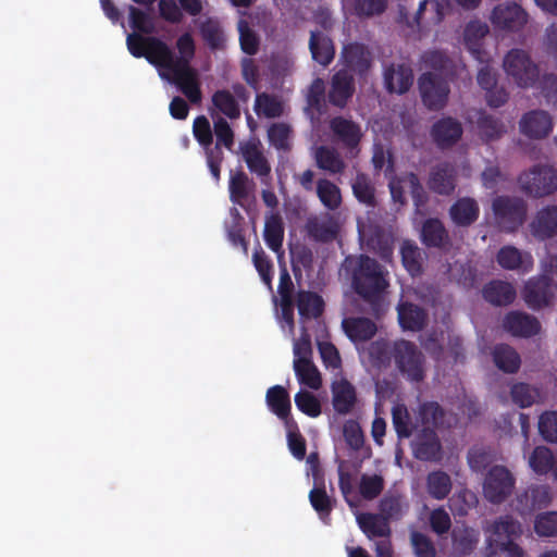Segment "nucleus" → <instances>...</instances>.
Masks as SVG:
<instances>
[{"instance_id":"15","label":"nucleus","mask_w":557,"mask_h":557,"mask_svg":"<svg viewBox=\"0 0 557 557\" xmlns=\"http://www.w3.org/2000/svg\"><path fill=\"white\" fill-rule=\"evenodd\" d=\"M457 186V170L450 162H441L433 166L428 178L431 191L441 196H450Z\"/></svg>"},{"instance_id":"22","label":"nucleus","mask_w":557,"mask_h":557,"mask_svg":"<svg viewBox=\"0 0 557 557\" xmlns=\"http://www.w3.org/2000/svg\"><path fill=\"white\" fill-rule=\"evenodd\" d=\"M174 77V83L177 85L184 96L194 104L200 103L202 92L197 71L191 67L170 70Z\"/></svg>"},{"instance_id":"4","label":"nucleus","mask_w":557,"mask_h":557,"mask_svg":"<svg viewBox=\"0 0 557 557\" xmlns=\"http://www.w3.org/2000/svg\"><path fill=\"white\" fill-rule=\"evenodd\" d=\"M518 182L525 195L541 198L557 190V172L550 166L536 164L520 174Z\"/></svg>"},{"instance_id":"61","label":"nucleus","mask_w":557,"mask_h":557,"mask_svg":"<svg viewBox=\"0 0 557 557\" xmlns=\"http://www.w3.org/2000/svg\"><path fill=\"white\" fill-rule=\"evenodd\" d=\"M193 134L205 151H209L213 148V131L209 120L205 115H199L194 120Z\"/></svg>"},{"instance_id":"39","label":"nucleus","mask_w":557,"mask_h":557,"mask_svg":"<svg viewBox=\"0 0 557 557\" xmlns=\"http://www.w3.org/2000/svg\"><path fill=\"white\" fill-rule=\"evenodd\" d=\"M306 228L309 237L320 243L331 242L337 235V225L332 218L309 219Z\"/></svg>"},{"instance_id":"20","label":"nucleus","mask_w":557,"mask_h":557,"mask_svg":"<svg viewBox=\"0 0 557 557\" xmlns=\"http://www.w3.org/2000/svg\"><path fill=\"white\" fill-rule=\"evenodd\" d=\"M413 84V71L409 65L391 64L384 71V85L389 94H406Z\"/></svg>"},{"instance_id":"60","label":"nucleus","mask_w":557,"mask_h":557,"mask_svg":"<svg viewBox=\"0 0 557 557\" xmlns=\"http://www.w3.org/2000/svg\"><path fill=\"white\" fill-rule=\"evenodd\" d=\"M510 395L516 405L521 408H528L535 403L536 398L540 396V392L530 384L521 382L512 385Z\"/></svg>"},{"instance_id":"38","label":"nucleus","mask_w":557,"mask_h":557,"mask_svg":"<svg viewBox=\"0 0 557 557\" xmlns=\"http://www.w3.org/2000/svg\"><path fill=\"white\" fill-rule=\"evenodd\" d=\"M317 166L327 171L331 174H341L346 168V163L339 152L327 146H320L314 153Z\"/></svg>"},{"instance_id":"14","label":"nucleus","mask_w":557,"mask_h":557,"mask_svg":"<svg viewBox=\"0 0 557 557\" xmlns=\"http://www.w3.org/2000/svg\"><path fill=\"white\" fill-rule=\"evenodd\" d=\"M519 131L530 139L546 138L553 131L552 116L544 110H531L521 116Z\"/></svg>"},{"instance_id":"51","label":"nucleus","mask_w":557,"mask_h":557,"mask_svg":"<svg viewBox=\"0 0 557 557\" xmlns=\"http://www.w3.org/2000/svg\"><path fill=\"white\" fill-rule=\"evenodd\" d=\"M392 422L399 438H409L417 428V425L411 421L407 407L401 404L393 407Z\"/></svg>"},{"instance_id":"28","label":"nucleus","mask_w":557,"mask_h":557,"mask_svg":"<svg viewBox=\"0 0 557 557\" xmlns=\"http://www.w3.org/2000/svg\"><path fill=\"white\" fill-rule=\"evenodd\" d=\"M343 330L347 337L354 342H367L371 339L376 331V324L364 317L345 318L342 322Z\"/></svg>"},{"instance_id":"49","label":"nucleus","mask_w":557,"mask_h":557,"mask_svg":"<svg viewBox=\"0 0 557 557\" xmlns=\"http://www.w3.org/2000/svg\"><path fill=\"white\" fill-rule=\"evenodd\" d=\"M351 188L354 196L359 202L368 207L375 206V188L366 173H357L351 184Z\"/></svg>"},{"instance_id":"50","label":"nucleus","mask_w":557,"mask_h":557,"mask_svg":"<svg viewBox=\"0 0 557 557\" xmlns=\"http://www.w3.org/2000/svg\"><path fill=\"white\" fill-rule=\"evenodd\" d=\"M212 104L231 120H236L240 116L239 104L234 95L227 89L216 90L212 95Z\"/></svg>"},{"instance_id":"63","label":"nucleus","mask_w":557,"mask_h":557,"mask_svg":"<svg viewBox=\"0 0 557 557\" xmlns=\"http://www.w3.org/2000/svg\"><path fill=\"white\" fill-rule=\"evenodd\" d=\"M410 542L417 557H435L436 548L432 540L419 531L410 533Z\"/></svg>"},{"instance_id":"36","label":"nucleus","mask_w":557,"mask_h":557,"mask_svg":"<svg viewBox=\"0 0 557 557\" xmlns=\"http://www.w3.org/2000/svg\"><path fill=\"white\" fill-rule=\"evenodd\" d=\"M418 421L423 428L441 429L446 421V411L437 401H424L419 405Z\"/></svg>"},{"instance_id":"2","label":"nucleus","mask_w":557,"mask_h":557,"mask_svg":"<svg viewBox=\"0 0 557 557\" xmlns=\"http://www.w3.org/2000/svg\"><path fill=\"white\" fill-rule=\"evenodd\" d=\"M394 363L400 375L411 383L425 379V357L413 342L394 341Z\"/></svg>"},{"instance_id":"44","label":"nucleus","mask_w":557,"mask_h":557,"mask_svg":"<svg viewBox=\"0 0 557 557\" xmlns=\"http://www.w3.org/2000/svg\"><path fill=\"white\" fill-rule=\"evenodd\" d=\"M369 358L376 368H387L394 361V342L377 339L368 348Z\"/></svg>"},{"instance_id":"53","label":"nucleus","mask_w":557,"mask_h":557,"mask_svg":"<svg viewBox=\"0 0 557 557\" xmlns=\"http://www.w3.org/2000/svg\"><path fill=\"white\" fill-rule=\"evenodd\" d=\"M309 500L312 508L319 515L320 519H322L323 521L330 519L331 512L333 510V500L327 495L323 483L321 484V486L315 485L310 491Z\"/></svg>"},{"instance_id":"37","label":"nucleus","mask_w":557,"mask_h":557,"mask_svg":"<svg viewBox=\"0 0 557 557\" xmlns=\"http://www.w3.org/2000/svg\"><path fill=\"white\" fill-rule=\"evenodd\" d=\"M263 238L272 251L276 253L282 252L284 224L278 213H271L265 218Z\"/></svg>"},{"instance_id":"64","label":"nucleus","mask_w":557,"mask_h":557,"mask_svg":"<svg viewBox=\"0 0 557 557\" xmlns=\"http://www.w3.org/2000/svg\"><path fill=\"white\" fill-rule=\"evenodd\" d=\"M539 431L549 443H557V411H545L539 419Z\"/></svg>"},{"instance_id":"3","label":"nucleus","mask_w":557,"mask_h":557,"mask_svg":"<svg viewBox=\"0 0 557 557\" xmlns=\"http://www.w3.org/2000/svg\"><path fill=\"white\" fill-rule=\"evenodd\" d=\"M504 70L515 83L522 88H529L540 78V69L528 52L522 49H511L504 58Z\"/></svg>"},{"instance_id":"1","label":"nucleus","mask_w":557,"mask_h":557,"mask_svg":"<svg viewBox=\"0 0 557 557\" xmlns=\"http://www.w3.org/2000/svg\"><path fill=\"white\" fill-rule=\"evenodd\" d=\"M351 286L355 293L370 305L371 313L379 317L383 294L388 287L382 265L375 259L361 255L352 271Z\"/></svg>"},{"instance_id":"55","label":"nucleus","mask_w":557,"mask_h":557,"mask_svg":"<svg viewBox=\"0 0 557 557\" xmlns=\"http://www.w3.org/2000/svg\"><path fill=\"white\" fill-rule=\"evenodd\" d=\"M199 33L212 50L219 49L224 41L223 32L220 22L216 18L208 17L201 22L199 25Z\"/></svg>"},{"instance_id":"33","label":"nucleus","mask_w":557,"mask_h":557,"mask_svg":"<svg viewBox=\"0 0 557 557\" xmlns=\"http://www.w3.org/2000/svg\"><path fill=\"white\" fill-rule=\"evenodd\" d=\"M476 127L481 139L485 143L497 140L507 132L505 123L499 117L485 111L479 112Z\"/></svg>"},{"instance_id":"41","label":"nucleus","mask_w":557,"mask_h":557,"mask_svg":"<svg viewBox=\"0 0 557 557\" xmlns=\"http://www.w3.org/2000/svg\"><path fill=\"white\" fill-rule=\"evenodd\" d=\"M265 401L269 409L277 417H286L290 412V397L282 385H274L267 391Z\"/></svg>"},{"instance_id":"57","label":"nucleus","mask_w":557,"mask_h":557,"mask_svg":"<svg viewBox=\"0 0 557 557\" xmlns=\"http://www.w3.org/2000/svg\"><path fill=\"white\" fill-rule=\"evenodd\" d=\"M555 459L549 448L537 446L529 458V465L535 473L546 474L553 471Z\"/></svg>"},{"instance_id":"10","label":"nucleus","mask_w":557,"mask_h":557,"mask_svg":"<svg viewBox=\"0 0 557 557\" xmlns=\"http://www.w3.org/2000/svg\"><path fill=\"white\" fill-rule=\"evenodd\" d=\"M329 127L333 140L345 148L350 154L356 156L362 139L361 126L350 119L334 116L330 120Z\"/></svg>"},{"instance_id":"58","label":"nucleus","mask_w":557,"mask_h":557,"mask_svg":"<svg viewBox=\"0 0 557 557\" xmlns=\"http://www.w3.org/2000/svg\"><path fill=\"white\" fill-rule=\"evenodd\" d=\"M400 182H403L404 185L408 187L417 210H420L428 203L429 196L416 173L409 172L404 174L400 177Z\"/></svg>"},{"instance_id":"7","label":"nucleus","mask_w":557,"mask_h":557,"mask_svg":"<svg viewBox=\"0 0 557 557\" xmlns=\"http://www.w3.org/2000/svg\"><path fill=\"white\" fill-rule=\"evenodd\" d=\"M423 104L432 111L442 110L448 101L450 87L448 82L433 72L422 73L418 79Z\"/></svg>"},{"instance_id":"31","label":"nucleus","mask_w":557,"mask_h":557,"mask_svg":"<svg viewBox=\"0 0 557 557\" xmlns=\"http://www.w3.org/2000/svg\"><path fill=\"white\" fill-rule=\"evenodd\" d=\"M410 504L406 496L398 493H387L380 500L379 509L388 521H399L409 511Z\"/></svg>"},{"instance_id":"32","label":"nucleus","mask_w":557,"mask_h":557,"mask_svg":"<svg viewBox=\"0 0 557 557\" xmlns=\"http://www.w3.org/2000/svg\"><path fill=\"white\" fill-rule=\"evenodd\" d=\"M422 243L428 247L442 248L449 244V235L440 219H426L421 228Z\"/></svg>"},{"instance_id":"6","label":"nucleus","mask_w":557,"mask_h":557,"mask_svg":"<svg viewBox=\"0 0 557 557\" xmlns=\"http://www.w3.org/2000/svg\"><path fill=\"white\" fill-rule=\"evenodd\" d=\"M126 45L133 57L145 58L157 67H161V61L170 57L169 45L154 36H143L133 33L127 36Z\"/></svg>"},{"instance_id":"59","label":"nucleus","mask_w":557,"mask_h":557,"mask_svg":"<svg viewBox=\"0 0 557 557\" xmlns=\"http://www.w3.org/2000/svg\"><path fill=\"white\" fill-rule=\"evenodd\" d=\"M534 532L540 537L557 536V511L539 513L534 519Z\"/></svg>"},{"instance_id":"12","label":"nucleus","mask_w":557,"mask_h":557,"mask_svg":"<svg viewBox=\"0 0 557 557\" xmlns=\"http://www.w3.org/2000/svg\"><path fill=\"white\" fill-rule=\"evenodd\" d=\"M355 77L347 69L336 71L330 83L327 92L329 102L339 109H344L355 94Z\"/></svg>"},{"instance_id":"46","label":"nucleus","mask_w":557,"mask_h":557,"mask_svg":"<svg viewBox=\"0 0 557 557\" xmlns=\"http://www.w3.org/2000/svg\"><path fill=\"white\" fill-rule=\"evenodd\" d=\"M421 62L426 69L437 72V75H451L453 60L442 50H428L421 55Z\"/></svg>"},{"instance_id":"42","label":"nucleus","mask_w":557,"mask_h":557,"mask_svg":"<svg viewBox=\"0 0 557 557\" xmlns=\"http://www.w3.org/2000/svg\"><path fill=\"white\" fill-rule=\"evenodd\" d=\"M317 196L321 203L329 210H336L342 205L339 187L327 178H320L315 187Z\"/></svg>"},{"instance_id":"27","label":"nucleus","mask_w":557,"mask_h":557,"mask_svg":"<svg viewBox=\"0 0 557 557\" xmlns=\"http://www.w3.org/2000/svg\"><path fill=\"white\" fill-rule=\"evenodd\" d=\"M532 234L545 240L557 235V206L542 208L531 223Z\"/></svg>"},{"instance_id":"25","label":"nucleus","mask_w":557,"mask_h":557,"mask_svg":"<svg viewBox=\"0 0 557 557\" xmlns=\"http://www.w3.org/2000/svg\"><path fill=\"white\" fill-rule=\"evenodd\" d=\"M356 519L360 530L369 540L375 537L391 539L389 521L382 513L360 512Z\"/></svg>"},{"instance_id":"23","label":"nucleus","mask_w":557,"mask_h":557,"mask_svg":"<svg viewBox=\"0 0 557 557\" xmlns=\"http://www.w3.org/2000/svg\"><path fill=\"white\" fill-rule=\"evenodd\" d=\"M480 215L478 201L471 197L458 198L449 208V216L453 223L459 227L471 226Z\"/></svg>"},{"instance_id":"18","label":"nucleus","mask_w":557,"mask_h":557,"mask_svg":"<svg viewBox=\"0 0 557 557\" xmlns=\"http://www.w3.org/2000/svg\"><path fill=\"white\" fill-rule=\"evenodd\" d=\"M412 451L422 461H437L442 458V444L437 433L430 428H422L412 441Z\"/></svg>"},{"instance_id":"24","label":"nucleus","mask_w":557,"mask_h":557,"mask_svg":"<svg viewBox=\"0 0 557 557\" xmlns=\"http://www.w3.org/2000/svg\"><path fill=\"white\" fill-rule=\"evenodd\" d=\"M342 58L347 70L359 75L366 74L371 66V55L363 44L350 42L344 46Z\"/></svg>"},{"instance_id":"9","label":"nucleus","mask_w":557,"mask_h":557,"mask_svg":"<svg viewBox=\"0 0 557 557\" xmlns=\"http://www.w3.org/2000/svg\"><path fill=\"white\" fill-rule=\"evenodd\" d=\"M556 292L557 283L548 274L542 273L525 283L522 297L530 309L541 310L552 304Z\"/></svg>"},{"instance_id":"43","label":"nucleus","mask_w":557,"mask_h":557,"mask_svg":"<svg viewBox=\"0 0 557 557\" xmlns=\"http://www.w3.org/2000/svg\"><path fill=\"white\" fill-rule=\"evenodd\" d=\"M488 34V26L479 21L468 23L465 29V42L469 51L479 60L482 53V39Z\"/></svg>"},{"instance_id":"35","label":"nucleus","mask_w":557,"mask_h":557,"mask_svg":"<svg viewBox=\"0 0 557 557\" xmlns=\"http://www.w3.org/2000/svg\"><path fill=\"white\" fill-rule=\"evenodd\" d=\"M426 312L411 302H404L398 307V321L407 331H420L426 323Z\"/></svg>"},{"instance_id":"17","label":"nucleus","mask_w":557,"mask_h":557,"mask_svg":"<svg viewBox=\"0 0 557 557\" xmlns=\"http://www.w3.org/2000/svg\"><path fill=\"white\" fill-rule=\"evenodd\" d=\"M503 327L515 337L529 338L541 331L540 321L522 311H510L503 320Z\"/></svg>"},{"instance_id":"8","label":"nucleus","mask_w":557,"mask_h":557,"mask_svg":"<svg viewBox=\"0 0 557 557\" xmlns=\"http://www.w3.org/2000/svg\"><path fill=\"white\" fill-rule=\"evenodd\" d=\"M515 483V476L505 466H493L484 479V496L492 504H502L511 495Z\"/></svg>"},{"instance_id":"52","label":"nucleus","mask_w":557,"mask_h":557,"mask_svg":"<svg viewBox=\"0 0 557 557\" xmlns=\"http://www.w3.org/2000/svg\"><path fill=\"white\" fill-rule=\"evenodd\" d=\"M429 494L435 499H444L451 490L450 476L444 471H433L426 479Z\"/></svg>"},{"instance_id":"54","label":"nucleus","mask_w":557,"mask_h":557,"mask_svg":"<svg viewBox=\"0 0 557 557\" xmlns=\"http://www.w3.org/2000/svg\"><path fill=\"white\" fill-rule=\"evenodd\" d=\"M249 185L253 183L243 171H237L231 175L228 190L232 202L243 205V201L249 197Z\"/></svg>"},{"instance_id":"19","label":"nucleus","mask_w":557,"mask_h":557,"mask_svg":"<svg viewBox=\"0 0 557 557\" xmlns=\"http://www.w3.org/2000/svg\"><path fill=\"white\" fill-rule=\"evenodd\" d=\"M176 49L178 50L180 55L175 57L173 50L170 48V57L166 60L161 61L162 69L175 70L191 67L190 62L195 57L196 46L190 33H184L177 38Z\"/></svg>"},{"instance_id":"62","label":"nucleus","mask_w":557,"mask_h":557,"mask_svg":"<svg viewBox=\"0 0 557 557\" xmlns=\"http://www.w3.org/2000/svg\"><path fill=\"white\" fill-rule=\"evenodd\" d=\"M239 45L243 52L248 55H255L259 50L260 39L249 24L240 20L238 22Z\"/></svg>"},{"instance_id":"29","label":"nucleus","mask_w":557,"mask_h":557,"mask_svg":"<svg viewBox=\"0 0 557 557\" xmlns=\"http://www.w3.org/2000/svg\"><path fill=\"white\" fill-rule=\"evenodd\" d=\"M483 298L494 306H508L516 299V289L508 283L494 280L485 284L482 289Z\"/></svg>"},{"instance_id":"48","label":"nucleus","mask_w":557,"mask_h":557,"mask_svg":"<svg viewBox=\"0 0 557 557\" xmlns=\"http://www.w3.org/2000/svg\"><path fill=\"white\" fill-rule=\"evenodd\" d=\"M253 110L257 115L267 119L280 117L283 112V103L272 95L261 92L256 96Z\"/></svg>"},{"instance_id":"21","label":"nucleus","mask_w":557,"mask_h":557,"mask_svg":"<svg viewBox=\"0 0 557 557\" xmlns=\"http://www.w3.org/2000/svg\"><path fill=\"white\" fill-rule=\"evenodd\" d=\"M332 405L338 414H348L357 403V393L355 386L346 379H341L332 383Z\"/></svg>"},{"instance_id":"34","label":"nucleus","mask_w":557,"mask_h":557,"mask_svg":"<svg viewBox=\"0 0 557 557\" xmlns=\"http://www.w3.org/2000/svg\"><path fill=\"white\" fill-rule=\"evenodd\" d=\"M325 304L323 298L310 290L297 293V309L302 319H317L324 312Z\"/></svg>"},{"instance_id":"13","label":"nucleus","mask_w":557,"mask_h":557,"mask_svg":"<svg viewBox=\"0 0 557 557\" xmlns=\"http://www.w3.org/2000/svg\"><path fill=\"white\" fill-rule=\"evenodd\" d=\"M492 24L499 29L517 32L528 22V13L517 3L498 4L491 15Z\"/></svg>"},{"instance_id":"16","label":"nucleus","mask_w":557,"mask_h":557,"mask_svg":"<svg viewBox=\"0 0 557 557\" xmlns=\"http://www.w3.org/2000/svg\"><path fill=\"white\" fill-rule=\"evenodd\" d=\"M462 134L461 123L451 116L437 120L430 131L433 143L440 149L451 148L460 140Z\"/></svg>"},{"instance_id":"26","label":"nucleus","mask_w":557,"mask_h":557,"mask_svg":"<svg viewBox=\"0 0 557 557\" xmlns=\"http://www.w3.org/2000/svg\"><path fill=\"white\" fill-rule=\"evenodd\" d=\"M495 546L504 545L507 541H516L522 534L521 523L511 516H500L490 527Z\"/></svg>"},{"instance_id":"47","label":"nucleus","mask_w":557,"mask_h":557,"mask_svg":"<svg viewBox=\"0 0 557 557\" xmlns=\"http://www.w3.org/2000/svg\"><path fill=\"white\" fill-rule=\"evenodd\" d=\"M267 133L270 145L276 150L287 152L292 149L293 129L289 124L284 122L272 123Z\"/></svg>"},{"instance_id":"45","label":"nucleus","mask_w":557,"mask_h":557,"mask_svg":"<svg viewBox=\"0 0 557 557\" xmlns=\"http://www.w3.org/2000/svg\"><path fill=\"white\" fill-rule=\"evenodd\" d=\"M294 370L300 384L312 389L321 387L322 379L320 372L311 360L294 359Z\"/></svg>"},{"instance_id":"56","label":"nucleus","mask_w":557,"mask_h":557,"mask_svg":"<svg viewBox=\"0 0 557 557\" xmlns=\"http://www.w3.org/2000/svg\"><path fill=\"white\" fill-rule=\"evenodd\" d=\"M401 262L405 269L412 275L422 273L420 249L409 240H405L400 247Z\"/></svg>"},{"instance_id":"11","label":"nucleus","mask_w":557,"mask_h":557,"mask_svg":"<svg viewBox=\"0 0 557 557\" xmlns=\"http://www.w3.org/2000/svg\"><path fill=\"white\" fill-rule=\"evenodd\" d=\"M240 152L248 170L256 174L262 184H271V165L259 141L248 140L240 144Z\"/></svg>"},{"instance_id":"30","label":"nucleus","mask_w":557,"mask_h":557,"mask_svg":"<svg viewBox=\"0 0 557 557\" xmlns=\"http://www.w3.org/2000/svg\"><path fill=\"white\" fill-rule=\"evenodd\" d=\"M309 50L312 59L322 66L331 64L335 57L333 40L321 32H311Z\"/></svg>"},{"instance_id":"5","label":"nucleus","mask_w":557,"mask_h":557,"mask_svg":"<svg viewBox=\"0 0 557 557\" xmlns=\"http://www.w3.org/2000/svg\"><path fill=\"white\" fill-rule=\"evenodd\" d=\"M492 210L498 227L508 233L517 231L527 216V203L518 197L497 196Z\"/></svg>"},{"instance_id":"40","label":"nucleus","mask_w":557,"mask_h":557,"mask_svg":"<svg viewBox=\"0 0 557 557\" xmlns=\"http://www.w3.org/2000/svg\"><path fill=\"white\" fill-rule=\"evenodd\" d=\"M493 360L496 367L506 373H516L521 363L519 354L507 344L494 347Z\"/></svg>"}]
</instances>
